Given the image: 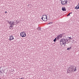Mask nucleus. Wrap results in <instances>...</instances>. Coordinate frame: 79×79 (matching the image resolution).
<instances>
[{
    "mask_svg": "<svg viewBox=\"0 0 79 79\" xmlns=\"http://www.w3.org/2000/svg\"><path fill=\"white\" fill-rule=\"evenodd\" d=\"M56 40V38L53 41H54V42H55Z\"/></svg>",
    "mask_w": 79,
    "mask_h": 79,
    "instance_id": "obj_16",
    "label": "nucleus"
},
{
    "mask_svg": "<svg viewBox=\"0 0 79 79\" xmlns=\"http://www.w3.org/2000/svg\"><path fill=\"white\" fill-rule=\"evenodd\" d=\"M41 19L44 21H47V16L46 15H43Z\"/></svg>",
    "mask_w": 79,
    "mask_h": 79,
    "instance_id": "obj_3",
    "label": "nucleus"
},
{
    "mask_svg": "<svg viewBox=\"0 0 79 79\" xmlns=\"http://www.w3.org/2000/svg\"><path fill=\"white\" fill-rule=\"evenodd\" d=\"M71 47H70V48H67V50H69L70 49H71Z\"/></svg>",
    "mask_w": 79,
    "mask_h": 79,
    "instance_id": "obj_17",
    "label": "nucleus"
},
{
    "mask_svg": "<svg viewBox=\"0 0 79 79\" xmlns=\"http://www.w3.org/2000/svg\"><path fill=\"white\" fill-rule=\"evenodd\" d=\"M78 6H79V3H78Z\"/></svg>",
    "mask_w": 79,
    "mask_h": 79,
    "instance_id": "obj_21",
    "label": "nucleus"
},
{
    "mask_svg": "<svg viewBox=\"0 0 79 79\" xmlns=\"http://www.w3.org/2000/svg\"><path fill=\"white\" fill-rule=\"evenodd\" d=\"M14 24H15V23L12 21H10V29H12L13 28V26H14Z\"/></svg>",
    "mask_w": 79,
    "mask_h": 79,
    "instance_id": "obj_4",
    "label": "nucleus"
},
{
    "mask_svg": "<svg viewBox=\"0 0 79 79\" xmlns=\"http://www.w3.org/2000/svg\"><path fill=\"white\" fill-rule=\"evenodd\" d=\"M0 79H1V78H0Z\"/></svg>",
    "mask_w": 79,
    "mask_h": 79,
    "instance_id": "obj_22",
    "label": "nucleus"
},
{
    "mask_svg": "<svg viewBox=\"0 0 79 79\" xmlns=\"http://www.w3.org/2000/svg\"><path fill=\"white\" fill-rule=\"evenodd\" d=\"M5 13H7V11L5 12Z\"/></svg>",
    "mask_w": 79,
    "mask_h": 79,
    "instance_id": "obj_20",
    "label": "nucleus"
},
{
    "mask_svg": "<svg viewBox=\"0 0 79 79\" xmlns=\"http://www.w3.org/2000/svg\"><path fill=\"white\" fill-rule=\"evenodd\" d=\"M20 36L22 37H26V33L24 32H21L20 33Z\"/></svg>",
    "mask_w": 79,
    "mask_h": 79,
    "instance_id": "obj_5",
    "label": "nucleus"
},
{
    "mask_svg": "<svg viewBox=\"0 0 79 79\" xmlns=\"http://www.w3.org/2000/svg\"><path fill=\"white\" fill-rule=\"evenodd\" d=\"M75 67V66H71L70 67V69H71V70H70V72L71 71H73L74 70V68Z\"/></svg>",
    "mask_w": 79,
    "mask_h": 79,
    "instance_id": "obj_7",
    "label": "nucleus"
},
{
    "mask_svg": "<svg viewBox=\"0 0 79 79\" xmlns=\"http://www.w3.org/2000/svg\"><path fill=\"white\" fill-rule=\"evenodd\" d=\"M66 40L67 42H70L69 40V39H66Z\"/></svg>",
    "mask_w": 79,
    "mask_h": 79,
    "instance_id": "obj_15",
    "label": "nucleus"
},
{
    "mask_svg": "<svg viewBox=\"0 0 79 79\" xmlns=\"http://www.w3.org/2000/svg\"><path fill=\"white\" fill-rule=\"evenodd\" d=\"M70 14H72V13H69V14L67 15V16H70Z\"/></svg>",
    "mask_w": 79,
    "mask_h": 79,
    "instance_id": "obj_13",
    "label": "nucleus"
},
{
    "mask_svg": "<svg viewBox=\"0 0 79 79\" xmlns=\"http://www.w3.org/2000/svg\"><path fill=\"white\" fill-rule=\"evenodd\" d=\"M75 9L77 10H78V9H79V6L78 5L77 6L75 7Z\"/></svg>",
    "mask_w": 79,
    "mask_h": 79,
    "instance_id": "obj_10",
    "label": "nucleus"
},
{
    "mask_svg": "<svg viewBox=\"0 0 79 79\" xmlns=\"http://www.w3.org/2000/svg\"><path fill=\"white\" fill-rule=\"evenodd\" d=\"M52 23H53L52 22H50L48 24H52Z\"/></svg>",
    "mask_w": 79,
    "mask_h": 79,
    "instance_id": "obj_19",
    "label": "nucleus"
},
{
    "mask_svg": "<svg viewBox=\"0 0 79 79\" xmlns=\"http://www.w3.org/2000/svg\"><path fill=\"white\" fill-rule=\"evenodd\" d=\"M63 37V34H61L60 35H58L57 36V38L58 39V38H61Z\"/></svg>",
    "mask_w": 79,
    "mask_h": 79,
    "instance_id": "obj_8",
    "label": "nucleus"
},
{
    "mask_svg": "<svg viewBox=\"0 0 79 79\" xmlns=\"http://www.w3.org/2000/svg\"><path fill=\"white\" fill-rule=\"evenodd\" d=\"M62 10L64 11H66V9L65 7H62Z\"/></svg>",
    "mask_w": 79,
    "mask_h": 79,
    "instance_id": "obj_9",
    "label": "nucleus"
},
{
    "mask_svg": "<svg viewBox=\"0 0 79 79\" xmlns=\"http://www.w3.org/2000/svg\"><path fill=\"white\" fill-rule=\"evenodd\" d=\"M37 30H38V31H41V29L40 28V27H38L37 28Z\"/></svg>",
    "mask_w": 79,
    "mask_h": 79,
    "instance_id": "obj_11",
    "label": "nucleus"
},
{
    "mask_svg": "<svg viewBox=\"0 0 79 79\" xmlns=\"http://www.w3.org/2000/svg\"><path fill=\"white\" fill-rule=\"evenodd\" d=\"M14 39V37H13V36L11 35L9 36V40H10V41H11L12 40H13Z\"/></svg>",
    "mask_w": 79,
    "mask_h": 79,
    "instance_id": "obj_6",
    "label": "nucleus"
},
{
    "mask_svg": "<svg viewBox=\"0 0 79 79\" xmlns=\"http://www.w3.org/2000/svg\"><path fill=\"white\" fill-rule=\"evenodd\" d=\"M66 44V40L64 39L61 40L60 41V44L61 45H63L64 44Z\"/></svg>",
    "mask_w": 79,
    "mask_h": 79,
    "instance_id": "obj_2",
    "label": "nucleus"
},
{
    "mask_svg": "<svg viewBox=\"0 0 79 79\" xmlns=\"http://www.w3.org/2000/svg\"><path fill=\"white\" fill-rule=\"evenodd\" d=\"M68 39H69V40L70 41L71 39V38L70 37H69Z\"/></svg>",
    "mask_w": 79,
    "mask_h": 79,
    "instance_id": "obj_14",
    "label": "nucleus"
},
{
    "mask_svg": "<svg viewBox=\"0 0 79 79\" xmlns=\"http://www.w3.org/2000/svg\"><path fill=\"white\" fill-rule=\"evenodd\" d=\"M3 73V72L0 70V75H2V74Z\"/></svg>",
    "mask_w": 79,
    "mask_h": 79,
    "instance_id": "obj_12",
    "label": "nucleus"
},
{
    "mask_svg": "<svg viewBox=\"0 0 79 79\" xmlns=\"http://www.w3.org/2000/svg\"><path fill=\"white\" fill-rule=\"evenodd\" d=\"M75 70H74V71H76V67H75Z\"/></svg>",
    "mask_w": 79,
    "mask_h": 79,
    "instance_id": "obj_18",
    "label": "nucleus"
},
{
    "mask_svg": "<svg viewBox=\"0 0 79 79\" xmlns=\"http://www.w3.org/2000/svg\"><path fill=\"white\" fill-rule=\"evenodd\" d=\"M61 3L63 5H66L68 4L67 0H60Z\"/></svg>",
    "mask_w": 79,
    "mask_h": 79,
    "instance_id": "obj_1",
    "label": "nucleus"
}]
</instances>
